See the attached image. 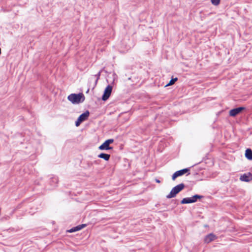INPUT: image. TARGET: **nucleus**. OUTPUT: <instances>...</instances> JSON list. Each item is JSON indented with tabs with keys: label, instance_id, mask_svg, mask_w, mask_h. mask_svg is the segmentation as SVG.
I'll return each mask as SVG.
<instances>
[{
	"label": "nucleus",
	"instance_id": "f03ea898",
	"mask_svg": "<svg viewBox=\"0 0 252 252\" xmlns=\"http://www.w3.org/2000/svg\"><path fill=\"white\" fill-rule=\"evenodd\" d=\"M185 185L182 183L174 187L171 190L170 193L166 196L167 198L174 197L180 191L184 189Z\"/></svg>",
	"mask_w": 252,
	"mask_h": 252
},
{
	"label": "nucleus",
	"instance_id": "7ed1b4c3",
	"mask_svg": "<svg viewBox=\"0 0 252 252\" xmlns=\"http://www.w3.org/2000/svg\"><path fill=\"white\" fill-rule=\"evenodd\" d=\"M114 142V139H110L106 140L102 144H101L99 147V149L100 150H111L113 149V147H110L109 145L110 144L113 143Z\"/></svg>",
	"mask_w": 252,
	"mask_h": 252
},
{
	"label": "nucleus",
	"instance_id": "f257e3e1",
	"mask_svg": "<svg viewBox=\"0 0 252 252\" xmlns=\"http://www.w3.org/2000/svg\"><path fill=\"white\" fill-rule=\"evenodd\" d=\"M85 98V96L82 93L71 94L67 97L68 100L73 104H78L84 101Z\"/></svg>",
	"mask_w": 252,
	"mask_h": 252
},
{
	"label": "nucleus",
	"instance_id": "20e7f679",
	"mask_svg": "<svg viewBox=\"0 0 252 252\" xmlns=\"http://www.w3.org/2000/svg\"><path fill=\"white\" fill-rule=\"evenodd\" d=\"M112 90V87L110 85L107 86L105 88L102 99L103 100H106L110 97Z\"/></svg>",
	"mask_w": 252,
	"mask_h": 252
},
{
	"label": "nucleus",
	"instance_id": "1a4fd4ad",
	"mask_svg": "<svg viewBox=\"0 0 252 252\" xmlns=\"http://www.w3.org/2000/svg\"><path fill=\"white\" fill-rule=\"evenodd\" d=\"M89 112L88 111H86L78 117L79 120L81 121L82 122L86 120L89 116Z\"/></svg>",
	"mask_w": 252,
	"mask_h": 252
},
{
	"label": "nucleus",
	"instance_id": "f8f14e48",
	"mask_svg": "<svg viewBox=\"0 0 252 252\" xmlns=\"http://www.w3.org/2000/svg\"><path fill=\"white\" fill-rule=\"evenodd\" d=\"M194 200H191L190 197L184 198L181 201L182 204H189V203H194Z\"/></svg>",
	"mask_w": 252,
	"mask_h": 252
},
{
	"label": "nucleus",
	"instance_id": "a211bd4d",
	"mask_svg": "<svg viewBox=\"0 0 252 252\" xmlns=\"http://www.w3.org/2000/svg\"><path fill=\"white\" fill-rule=\"evenodd\" d=\"M156 182H157V183H160V181H159V180H158V179H156Z\"/></svg>",
	"mask_w": 252,
	"mask_h": 252
},
{
	"label": "nucleus",
	"instance_id": "f3484780",
	"mask_svg": "<svg viewBox=\"0 0 252 252\" xmlns=\"http://www.w3.org/2000/svg\"><path fill=\"white\" fill-rule=\"evenodd\" d=\"M82 123L81 121L79 120V119L78 118L77 120L75 122V125L76 126H78L80 124Z\"/></svg>",
	"mask_w": 252,
	"mask_h": 252
},
{
	"label": "nucleus",
	"instance_id": "0eeeda50",
	"mask_svg": "<svg viewBox=\"0 0 252 252\" xmlns=\"http://www.w3.org/2000/svg\"><path fill=\"white\" fill-rule=\"evenodd\" d=\"M252 179V175L251 173L248 174H245L240 177V180L242 181L249 182Z\"/></svg>",
	"mask_w": 252,
	"mask_h": 252
},
{
	"label": "nucleus",
	"instance_id": "2eb2a0df",
	"mask_svg": "<svg viewBox=\"0 0 252 252\" xmlns=\"http://www.w3.org/2000/svg\"><path fill=\"white\" fill-rule=\"evenodd\" d=\"M177 80H178L177 78H172L170 81L169 83H168L165 86L167 87V86H169L172 85L173 84H174L175 83V82L176 81H177Z\"/></svg>",
	"mask_w": 252,
	"mask_h": 252
},
{
	"label": "nucleus",
	"instance_id": "9b49d317",
	"mask_svg": "<svg viewBox=\"0 0 252 252\" xmlns=\"http://www.w3.org/2000/svg\"><path fill=\"white\" fill-rule=\"evenodd\" d=\"M246 157L249 160H252V151L250 149H248L245 152Z\"/></svg>",
	"mask_w": 252,
	"mask_h": 252
},
{
	"label": "nucleus",
	"instance_id": "9d476101",
	"mask_svg": "<svg viewBox=\"0 0 252 252\" xmlns=\"http://www.w3.org/2000/svg\"><path fill=\"white\" fill-rule=\"evenodd\" d=\"M86 226V224H82L81 225H78V226H77L76 227L72 228L71 229H70L68 231L69 232H75V231H79V230L82 229V228H84Z\"/></svg>",
	"mask_w": 252,
	"mask_h": 252
},
{
	"label": "nucleus",
	"instance_id": "dca6fc26",
	"mask_svg": "<svg viewBox=\"0 0 252 252\" xmlns=\"http://www.w3.org/2000/svg\"><path fill=\"white\" fill-rule=\"evenodd\" d=\"M211 2L214 5H218L220 3V0H211Z\"/></svg>",
	"mask_w": 252,
	"mask_h": 252
},
{
	"label": "nucleus",
	"instance_id": "423d86ee",
	"mask_svg": "<svg viewBox=\"0 0 252 252\" xmlns=\"http://www.w3.org/2000/svg\"><path fill=\"white\" fill-rule=\"evenodd\" d=\"M245 108L243 107L233 109L229 111V115L232 117H235L240 113L243 110H245Z\"/></svg>",
	"mask_w": 252,
	"mask_h": 252
},
{
	"label": "nucleus",
	"instance_id": "ddd939ff",
	"mask_svg": "<svg viewBox=\"0 0 252 252\" xmlns=\"http://www.w3.org/2000/svg\"><path fill=\"white\" fill-rule=\"evenodd\" d=\"M98 158L104 159L105 160H108L110 158V155L107 154L101 153L98 156Z\"/></svg>",
	"mask_w": 252,
	"mask_h": 252
},
{
	"label": "nucleus",
	"instance_id": "6e6552de",
	"mask_svg": "<svg viewBox=\"0 0 252 252\" xmlns=\"http://www.w3.org/2000/svg\"><path fill=\"white\" fill-rule=\"evenodd\" d=\"M216 238V237L213 234H209L207 235L204 238V242L206 243H209L212 241L214 240Z\"/></svg>",
	"mask_w": 252,
	"mask_h": 252
},
{
	"label": "nucleus",
	"instance_id": "39448f33",
	"mask_svg": "<svg viewBox=\"0 0 252 252\" xmlns=\"http://www.w3.org/2000/svg\"><path fill=\"white\" fill-rule=\"evenodd\" d=\"M189 171L188 168H185L175 172L172 176V179L174 181L177 177L182 176Z\"/></svg>",
	"mask_w": 252,
	"mask_h": 252
},
{
	"label": "nucleus",
	"instance_id": "4468645a",
	"mask_svg": "<svg viewBox=\"0 0 252 252\" xmlns=\"http://www.w3.org/2000/svg\"><path fill=\"white\" fill-rule=\"evenodd\" d=\"M202 197H203V196L201 195L196 194V195H193L192 197H190V198L191 200H194V202H195L197 201V199H200V198H202Z\"/></svg>",
	"mask_w": 252,
	"mask_h": 252
}]
</instances>
